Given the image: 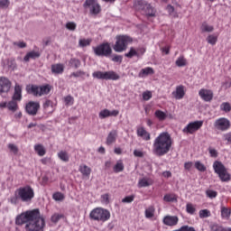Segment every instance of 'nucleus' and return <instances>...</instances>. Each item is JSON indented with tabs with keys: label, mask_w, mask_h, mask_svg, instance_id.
Wrapping results in <instances>:
<instances>
[{
	"label": "nucleus",
	"mask_w": 231,
	"mask_h": 231,
	"mask_svg": "<svg viewBox=\"0 0 231 231\" xmlns=\"http://www.w3.org/2000/svg\"><path fill=\"white\" fill-rule=\"evenodd\" d=\"M202 125H203V121H195V122L189 123L183 129V133H189V134H192V133H196V131L201 129Z\"/></svg>",
	"instance_id": "obj_15"
},
{
	"label": "nucleus",
	"mask_w": 231,
	"mask_h": 231,
	"mask_svg": "<svg viewBox=\"0 0 231 231\" xmlns=\"http://www.w3.org/2000/svg\"><path fill=\"white\" fill-rule=\"evenodd\" d=\"M34 216L29 220L28 224L25 225L26 231H44V226H46V222L41 217V211L36 209Z\"/></svg>",
	"instance_id": "obj_2"
},
{
	"label": "nucleus",
	"mask_w": 231,
	"mask_h": 231,
	"mask_svg": "<svg viewBox=\"0 0 231 231\" xmlns=\"http://www.w3.org/2000/svg\"><path fill=\"white\" fill-rule=\"evenodd\" d=\"M154 217V208H149L145 210V217L148 219Z\"/></svg>",
	"instance_id": "obj_54"
},
{
	"label": "nucleus",
	"mask_w": 231,
	"mask_h": 231,
	"mask_svg": "<svg viewBox=\"0 0 231 231\" xmlns=\"http://www.w3.org/2000/svg\"><path fill=\"white\" fill-rule=\"evenodd\" d=\"M12 89V81L6 77H0V95L10 93Z\"/></svg>",
	"instance_id": "obj_14"
},
{
	"label": "nucleus",
	"mask_w": 231,
	"mask_h": 231,
	"mask_svg": "<svg viewBox=\"0 0 231 231\" xmlns=\"http://www.w3.org/2000/svg\"><path fill=\"white\" fill-rule=\"evenodd\" d=\"M173 97L176 100H181L185 97V87L183 85L177 86L176 90L172 92Z\"/></svg>",
	"instance_id": "obj_19"
},
{
	"label": "nucleus",
	"mask_w": 231,
	"mask_h": 231,
	"mask_svg": "<svg viewBox=\"0 0 231 231\" xmlns=\"http://www.w3.org/2000/svg\"><path fill=\"white\" fill-rule=\"evenodd\" d=\"M91 44V40L89 39H80L79 42V46L80 48H86V46H89Z\"/></svg>",
	"instance_id": "obj_44"
},
{
	"label": "nucleus",
	"mask_w": 231,
	"mask_h": 231,
	"mask_svg": "<svg viewBox=\"0 0 231 231\" xmlns=\"http://www.w3.org/2000/svg\"><path fill=\"white\" fill-rule=\"evenodd\" d=\"M101 201L102 203H105V205H108L109 203V194L106 193L101 196Z\"/></svg>",
	"instance_id": "obj_59"
},
{
	"label": "nucleus",
	"mask_w": 231,
	"mask_h": 231,
	"mask_svg": "<svg viewBox=\"0 0 231 231\" xmlns=\"http://www.w3.org/2000/svg\"><path fill=\"white\" fill-rule=\"evenodd\" d=\"M134 201V195L127 196L122 199V203H133Z\"/></svg>",
	"instance_id": "obj_56"
},
{
	"label": "nucleus",
	"mask_w": 231,
	"mask_h": 231,
	"mask_svg": "<svg viewBox=\"0 0 231 231\" xmlns=\"http://www.w3.org/2000/svg\"><path fill=\"white\" fill-rule=\"evenodd\" d=\"M52 198L55 201H62L64 200V194L61 192H56L52 195Z\"/></svg>",
	"instance_id": "obj_48"
},
{
	"label": "nucleus",
	"mask_w": 231,
	"mask_h": 231,
	"mask_svg": "<svg viewBox=\"0 0 231 231\" xmlns=\"http://www.w3.org/2000/svg\"><path fill=\"white\" fill-rule=\"evenodd\" d=\"M134 156H135L136 158H143V152L140 150H134Z\"/></svg>",
	"instance_id": "obj_62"
},
{
	"label": "nucleus",
	"mask_w": 231,
	"mask_h": 231,
	"mask_svg": "<svg viewBox=\"0 0 231 231\" xmlns=\"http://www.w3.org/2000/svg\"><path fill=\"white\" fill-rule=\"evenodd\" d=\"M214 127L217 131H228L230 129V121L225 117L217 119L214 123Z\"/></svg>",
	"instance_id": "obj_13"
},
{
	"label": "nucleus",
	"mask_w": 231,
	"mask_h": 231,
	"mask_svg": "<svg viewBox=\"0 0 231 231\" xmlns=\"http://www.w3.org/2000/svg\"><path fill=\"white\" fill-rule=\"evenodd\" d=\"M172 147V138L168 132L161 133L153 142L152 152L155 156H165L169 154Z\"/></svg>",
	"instance_id": "obj_1"
},
{
	"label": "nucleus",
	"mask_w": 231,
	"mask_h": 231,
	"mask_svg": "<svg viewBox=\"0 0 231 231\" xmlns=\"http://www.w3.org/2000/svg\"><path fill=\"white\" fill-rule=\"evenodd\" d=\"M10 6V0H0V8L6 10Z\"/></svg>",
	"instance_id": "obj_51"
},
{
	"label": "nucleus",
	"mask_w": 231,
	"mask_h": 231,
	"mask_svg": "<svg viewBox=\"0 0 231 231\" xmlns=\"http://www.w3.org/2000/svg\"><path fill=\"white\" fill-rule=\"evenodd\" d=\"M123 57L121 55H115L113 58H112V60L113 62H119V63H122V60H123Z\"/></svg>",
	"instance_id": "obj_61"
},
{
	"label": "nucleus",
	"mask_w": 231,
	"mask_h": 231,
	"mask_svg": "<svg viewBox=\"0 0 231 231\" xmlns=\"http://www.w3.org/2000/svg\"><path fill=\"white\" fill-rule=\"evenodd\" d=\"M51 73L54 75H62L64 73V65L60 63L51 65Z\"/></svg>",
	"instance_id": "obj_22"
},
{
	"label": "nucleus",
	"mask_w": 231,
	"mask_h": 231,
	"mask_svg": "<svg viewBox=\"0 0 231 231\" xmlns=\"http://www.w3.org/2000/svg\"><path fill=\"white\" fill-rule=\"evenodd\" d=\"M209 228L211 231H225L226 229V227H223V226H220L219 224H211Z\"/></svg>",
	"instance_id": "obj_41"
},
{
	"label": "nucleus",
	"mask_w": 231,
	"mask_h": 231,
	"mask_svg": "<svg viewBox=\"0 0 231 231\" xmlns=\"http://www.w3.org/2000/svg\"><path fill=\"white\" fill-rule=\"evenodd\" d=\"M175 64L178 66V68H183L187 66V59H185L184 56H180L175 61Z\"/></svg>",
	"instance_id": "obj_28"
},
{
	"label": "nucleus",
	"mask_w": 231,
	"mask_h": 231,
	"mask_svg": "<svg viewBox=\"0 0 231 231\" xmlns=\"http://www.w3.org/2000/svg\"><path fill=\"white\" fill-rule=\"evenodd\" d=\"M186 212L193 216L196 213V207L192 203H188L186 205Z\"/></svg>",
	"instance_id": "obj_38"
},
{
	"label": "nucleus",
	"mask_w": 231,
	"mask_h": 231,
	"mask_svg": "<svg viewBox=\"0 0 231 231\" xmlns=\"http://www.w3.org/2000/svg\"><path fill=\"white\" fill-rule=\"evenodd\" d=\"M95 55L97 57H109L113 53V49L109 43H102L93 48Z\"/></svg>",
	"instance_id": "obj_11"
},
{
	"label": "nucleus",
	"mask_w": 231,
	"mask_h": 231,
	"mask_svg": "<svg viewBox=\"0 0 231 231\" xmlns=\"http://www.w3.org/2000/svg\"><path fill=\"white\" fill-rule=\"evenodd\" d=\"M39 57H41V53L39 51H32L24 56L23 60L25 62H30V59L35 60L39 59Z\"/></svg>",
	"instance_id": "obj_25"
},
{
	"label": "nucleus",
	"mask_w": 231,
	"mask_h": 231,
	"mask_svg": "<svg viewBox=\"0 0 231 231\" xmlns=\"http://www.w3.org/2000/svg\"><path fill=\"white\" fill-rule=\"evenodd\" d=\"M12 100H14L15 102H21V100H23V87L19 84L14 86V92L12 97Z\"/></svg>",
	"instance_id": "obj_18"
},
{
	"label": "nucleus",
	"mask_w": 231,
	"mask_h": 231,
	"mask_svg": "<svg viewBox=\"0 0 231 231\" xmlns=\"http://www.w3.org/2000/svg\"><path fill=\"white\" fill-rule=\"evenodd\" d=\"M58 158L61 160V162H69V155L68 154V152L66 151H60L58 152Z\"/></svg>",
	"instance_id": "obj_29"
},
{
	"label": "nucleus",
	"mask_w": 231,
	"mask_h": 231,
	"mask_svg": "<svg viewBox=\"0 0 231 231\" xmlns=\"http://www.w3.org/2000/svg\"><path fill=\"white\" fill-rule=\"evenodd\" d=\"M151 185V182L149 181V179L143 178L141 179L138 182V187L143 188V187H149Z\"/></svg>",
	"instance_id": "obj_42"
},
{
	"label": "nucleus",
	"mask_w": 231,
	"mask_h": 231,
	"mask_svg": "<svg viewBox=\"0 0 231 231\" xmlns=\"http://www.w3.org/2000/svg\"><path fill=\"white\" fill-rule=\"evenodd\" d=\"M69 64L71 68H75V69L80 68V61L75 58L70 59Z\"/></svg>",
	"instance_id": "obj_37"
},
{
	"label": "nucleus",
	"mask_w": 231,
	"mask_h": 231,
	"mask_svg": "<svg viewBox=\"0 0 231 231\" xmlns=\"http://www.w3.org/2000/svg\"><path fill=\"white\" fill-rule=\"evenodd\" d=\"M83 8L88 10L90 15H98L102 12V7L97 0H86L83 4Z\"/></svg>",
	"instance_id": "obj_7"
},
{
	"label": "nucleus",
	"mask_w": 231,
	"mask_h": 231,
	"mask_svg": "<svg viewBox=\"0 0 231 231\" xmlns=\"http://www.w3.org/2000/svg\"><path fill=\"white\" fill-rule=\"evenodd\" d=\"M199 217L201 219H203L205 217H210V211L208 209H201L199 211Z\"/></svg>",
	"instance_id": "obj_49"
},
{
	"label": "nucleus",
	"mask_w": 231,
	"mask_h": 231,
	"mask_svg": "<svg viewBox=\"0 0 231 231\" xmlns=\"http://www.w3.org/2000/svg\"><path fill=\"white\" fill-rule=\"evenodd\" d=\"M137 136L143 138V140H145V142H149V140H151V134H149L144 127L137 128Z\"/></svg>",
	"instance_id": "obj_20"
},
{
	"label": "nucleus",
	"mask_w": 231,
	"mask_h": 231,
	"mask_svg": "<svg viewBox=\"0 0 231 231\" xmlns=\"http://www.w3.org/2000/svg\"><path fill=\"white\" fill-rule=\"evenodd\" d=\"M180 221V218L176 216H165L162 219V223L166 225V226H176L178 225V222Z\"/></svg>",
	"instance_id": "obj_17"
},
{
	"label": "nucleus",
	"mask_w": 231,
	"mask_h": 231,
	"mask_svg": "<svg viewBox=\"0 0 231 231\" xmlns=\"http://www.w3.org/2000/svg\"><path fill=\"white\" fill-rule=\"evenodd\" d=\"M7 109L8 111H11V113H15L19 109V105L17 104V101H14L12 99L7 103Z\"/></svg>",
	"instance_id": "obj_26"
},
{
	"label": "nucleus",
	"mask_w": 231,
	"mask_h": 231,
	"mask_svg": "<svg viewBox=\"0 0 231 231\" xmlns=\"http://www.w3.org/2000/svg\"><path fill=\"white\" fill-rule=\"evenodd\" d=\"M14 46H18V48H26V42H14Z\"/></svg>",
	"instance_id": "obj_64"
},
{
	"label": "nucleus",
	"mask_w": 231,
	"mask_h": 231,
	"mask_svg": "<svg viewBox=\"0 0 231 231\" xmlns=\"http://www.w3.org/2000/svg\"><path fill=\"white\" fill-rule=\"evenodd\" d=\"M84 75H86V72H84L82 70H78L76 72H72L69 75V79H72V77H75L76 79H79V77H84Z\"/></svg>",
	"instance_id": "obj_52"
},
{
	"label": "nucleus",
	"mask_w": 231,
	"mask_h": 231,
	"mask_svg": "<svg viewBox=\"0 0 231 231\" xmlns=\"http://www.w3.org/2000/svg\"><path fill=\"white\" fill-rule=\"evenodd\" d=\"M19 199H21V197H19V193H17V190L14 191V194L10 197V199H8V201L12 204V205H17V203H19Z\"/></svg>",
	"instance_id": "obj_33"
},
{
	"label": "nucleus",
	"mask_w": 231,
	"mask_h": 231,
	"mask_svg": "<svg viewBox=\"0 0 231 231\" xmlns=\"http://www.w3.org/2000/svg\"><path fill=\"white\" fill-rule=\"evenodd\" d=\"M125 57H127V59H133V57H138V51L134 50V48H130V51L128 53L125 54Z\"/></svg>",
	"instance_id": "obj_40"
},
{
	"label": "nucleus",
	"mask_w": 231,
	"mask_h": 231,
	"mask_svg": "<svg viewBox=\"0 0 231 231\" xmlns=\"http://www.w3.org/2000/svg\"><path fill=\"white\" fill-rule=\"evenodd\" d=\"M199 95L200 98L204 100V102H211V100L214 98V92H212L210 89L201 88L199 91Z\"/></svg>",
	"instance_id": "obj_16"
},
{
	"label": "nucleus",
	"mask_w": 231,
	"mask_h": 231,
	"mask_svg": "<svg viewBox=\"0 0 231 231\" xmlns=\"http://www.w3.org/2000/svg\"><path fill=\"white\" fill-rule=\"evenodd\" d=\"M223 139L227 142V143H231V132L223 134Z\"/></svg>",
	"instance_id": "obj_60"
},
{
	"label": "nucleus",
	"mask_w": 231,
	"mask_h": 231,
	"mask_svg": "<svg viewBox=\"0 0 231 231\" xmlns=\"http://www.w3.org/2000/svg\"><path fill=\"white\" fill-rule=\"evenodd\" d=\"M213 169H214L216 174L218 175L221 181H230L231 176H230L229 172L226 171V168L225 167L223 162H221L219 161H216L213 163Z\"/></svg>",
	"instance_id": "obj_6"
},
{
	"label": "nucleus",
	"mask_w": 231,
	"mask_h": 231,
	"mask_svg": "<svg viewBox=\"0 0 231 231\" xmlns=\"http://www.w3.org/2000/svg\"><path fill=\"white\" fill-rule=\"evenodd\" d=\"M135 6H137L138 10H141L142 14L147 15V17H154V15H156L154 8L145 0H138L135 3Z\"/></svg>",
	"instance_id": "obj_8"
},
{
	"label": "nucleus",
	"mask_w": 231,
	"mask_h": 231,
	"mask_svg": "<svg viewBox=\"0 0 231 231\" xmlns=\"http://www.w3.org/2000/svg\"><path fill=\"white\" fill-rule=\"evenodd\" d=\"M109 110L108 109H104L99 112V118L104 119L107 118L109 116Z\"/></svg>",
	"instance_id": "obj_55"
},
{
	"label": "nucleus",
	"mask_w": 231,
	"mask_h": 231,
	"mask_svg": "<svg viewBox=\"0 0 231 231\" xmlns=\"http://www.w3.org/2000/svg\"><path fill=\"white\" fill-rule=\"evenodd\" d=\"M200 30H201V32H204V33H205V32L210 33V32H212V31L214 30V26L208 25V23H203L202 25H201V27H200Z\"/></svg>",
	"instance_id": "obj_34"
},
{
	"label": "nucleus",
	"mask_w": 231,
	"mask_h": 231,
	"mask_svg": "<svg viewBox=\"0 0 231 231\" xmlns=\"http://www.w3.org/2000/svg\"><path fill=\"white\" fill-rule=\"evenodd\" d=\"M94 79H98L99 80H119L120 75L116 74V72L110 71H96L92 74Z\"/></svg>",
	"instance_id": "obj_9"
},
{
	"label": "nucleus",
	"mask_w": 231,
	"mask_h": 231,
	"mask_svg": "<svg viewBox=\"0 0 231 231\" xmlns=\"http://www.w3.org/2000/svg\"><path fill=\"white\" fill-rule=\"evenodd\" d=\"M50 91H51V86L50 85L40 86V97H42V95H48Z\"/></svg>",
	"instance_id": "obj_30"
},
{
	"label": "nucleus",
	"mask_w": 231,
	"mask_h": 231,
	"mask_svg": "<svg viewBox=\"0 0 231 231\" xmlns=\"http://www.w3.org/2000/svg\"><path fill=\"white\" fill-rule=\"evenodd\" d=\"M143 100H151L152 98V93L151 91H145L143 93Z\"/></svg>",
	"instance_id": "obj_58"
},
{
	"label": "nucleus",
	"mask_w": 231,
	"mask_h": 231,
	"mask_svg": "<svg viewBox=\"0 0 231 231\" xmlns=\"http://www.w3.org/2000/svg\"><path fill=\"white\" fill-rule=\"evenodd\" d=\"M154 116L161 122H163V120H165L167 118V114H165V112H163L162 110H156L155 113H154Z\"/></svg>",
	"instance_id": "obj_35"
},
{
	"label": "nucleus",
	"mask_w": 231,
	"mask_h": 231,
	"mask_svg": "<svg viewBox=\"0 0 231 231\" xmlns=\"http://www.w3.org/2000/svg\"><path fill=\"white\" fill-rule=\"evenodd\" d=\"M62 217H64V215L55 213L54 215L51 216V221L52 223H59V221H60V219H62Z\"/></svg>",
	"instance_id": "obj_46"
},
{
	"label": "nucleus",
	"mask_w": 231,
	"mask_h": 231,
	"mask_svg": "<svg viewBox=\"0 0 231 231\" xmlns=\"http://www.w3.org/2000/svg\"><path fill=\"white\" fill-rule=\"evenodd\" d=\"M163 200L167 203H174V201H178V198L174 194H166L163 197Z\"/></svg>",
	"instance_id": "obj_32"
},
{
	"label": "nucleus",
	"mask_w": 231,
	"mask_h": 231,
	"mask_svg": "<svg viewBox=\"0 0 231 231\" xmlns=\"http://www.w3.org/2000/svg\"><path fill=\"white\" fill-rule=\"evenodd\" d=\"M207 41L208 44H211V46H214L216 45V42H217V36H214L210 34L207 37Z\"/></svg>",
	"instance_id": "obj_47"
},
{
	"label": "nucleus",
	"mask_w": 231,
	"mask_h": 231,
	"mask_svg": "<svg viewBox=\"0 0 231 231\" xmlns=\"http://www.w3.org/2000/svg\"><path fill=\"white\" fill-rule=\"evenodd\" d=\"M231 211L229 208H222L221 216L222 217H230Z\"/></svg>",
	"instance_id": "obj_53"
},
{
	"label": "nucleus",
	"mask_w": 231,
	"mask_h": 231,
	"mask_svg": "<svg viewBox=\"0 0 231 231\" xmlns=\"http://www.w3.org/2000/svg\"><path fill=\"white\" fill-rule=\"evenodd\" d=\"M124 169H125L124 162L119 161L114 166V172H123Z\"/></svg>",
	"instance_id": "obj_36"
},
{
	"label": "nucleus",
	"mask_w": 231,
	"mask_h": 231,
	"mask_svg": "<svg viewBox=\"0 0 231 231\" xmlns=\"http://www.w3.org/2000/svg\"><path fill=\"white\" fill-rule=\"evenodd\" d=\"M8 149H10V151L14 152V154H17L19 152V148H17L15 144L9 143Z\"/></svg>",
	"instance_id": "obj_57"
},
{
	"label": "nucleus",
	"mask_w": 231,
	"mask_h": 231,
	"mask_svg": "<svg viewBox=\"0 0 231 231\" xmlns=\"http://www.w3.org/2000/svg\"><path fill=\"white\" fill-rule=\"evenodd\" d=\"M34 151L37 152L38 156H44V154H46V150L42 144H36L34 146Z\"/></svg>",
	"instance_id": "obj_31"
},
{
	"label": "nucleus",
	"mask_w": 231,
	"mask_h": 231,
	"mask_svg": "<svg viewBox=\"0 0 231 231\" xmlns=\"http://www.w3.org/2000/svg\"><path fill=\"white\" fill-rule=\"evenodd\" d=\"M16 194L19 195L21 201L23 203H30V201L35 198V191H33V188L29 185L17 189Z\"/></svg>",
	"instance_id": "obj_4"
},
{
	"label": "nucleus",
	"mask_w": 231,
	"mask_h": 231,
	"mask_svg": "<svg viewBox=\"0 0 231 231\" xmlns=\"http://www.w3.org/2000/svg\"><path fill=\"white\" fill-rule=\"evenodd\" d=\"M220 109L222 111H225V113H230L231 111V106L228 102H224L220 105Z\"/></svg>",
	"instance_id": "obj_43"
},
{
	"label": "nucleus",
	"mask_w": 231,
	"mask_h": 231,
	"mask_svg": "<svg viewBox=\"0 0 231 231\" xmlns=\"http://www.w3.org/2000/svg\"><path fill=\"white\" fill-rule=\"evenodd\" d=\"M40 109L41 104H39V102L30 101L25 106V111L30 116H35Z\"/></svg>",
	"instance_id": "obj_12"
},
{
	"label": "nucleus",
	"mask_w": 231,
	"mask_h": 231,
	"mask_svg": "<svg viewBox=\"0 0 231 231\" xmlns=\"http://www.w3.org/2000/svg\"><path fill=\"white\" fill-rule=\"evenodd\" d=\"M116 136H118L116 130H112L106 137V145H113L116 142Z\"/></svg>",
	"instance_id": "obj_21"
},
{
	"label": "nucleus",
	"mask_w": 231,
	"mask_h": 231,
	"mask_svg": "<svg viewBox=\"0 0 231 231\" xmlns=\"http://www.w3.org/2000/svg\"><path fill=\"white\" fill-rule=\"evenodd\" d=\"M65 28L69 32H75L77 30V23L75 22H68L65 24Z\"/></svg>",
	"instance_id": "obj_39"
},
{
	"label": "nucleus",
	"mask_w": 231,
	"mask_h": 231,
	"mask_svg": "<svg viewBox=\"0 0 231 231\" xmlns=\"http://www.w3.org/2000/svg\"><path fill=\"white\" fill-rule=\"evenodd\" d=\"M116 42L113 47L114 51L116 53H122L127 50V46L133 42V39L127 35H119L116 36Z\"/></svg>",
	"instance_id": "obj_5"
},
{
	"label": "nucleus",
	"mask_w": 231,
	"mask_h": 231,
	"mask_svg": "<svg viewBox=\"0 0 231 231\" xmlns=\"http://www.w3.org/2000/svg\"><path fill=\"white\" fill-rule=\"evenodd\" d=\"M206 196L210 198V199H214V198H217V191H214L212 189H208L206 191Z\"/></svg>",
	"instance_id": "obj_50"
},
{
	"label": "nucleus",
	"mask_w": 231,
	"mask_h": 231,
	"mask_svg": "<svg viewBox=\"0 0 231 231\" xmlns=\"http://www.w3.org/2000/svg\"><path fill=\"white\" fill-rule=\"evenodd\" d=\"M148 75H154V69L151 67L142 69L138 74V77L140 79H144V77H148Z\"/></svg>",
	"instance_id": "obj_23"
},
{
	"label": "nucleus",
	"mask_w": 231,
	"mask_h": 231,
	"mask_svg": "<svg viewBox=\"0 0 231 231\" xmlns=\"http://www.w3.org/2000/svg\"><path fill=\"white\" fill-rule=\"evenodd\" d=\"M195 168L197 171H199L200 172H205V171H207V167L203 165V163H201V162L197 161L195 162Z\"/></svg>",
	"instance_id": "obj_45"
},
{
	"label": "nucleus",
	"mask_w": 231,
	"mask_h": 231,
	"mask_svg": "<svg viewBox=\"0 0 231 231\" xmlns=\"http://www.w3.org/2000/svg\"><path fill=\"white\" fill-rule=\"evenodd\" d=\"M79 171L81 172L82 176L89 177L91 174V168L86 164L80 165Z\"/></svg>",
	"instance_id": "obj_27"
},
{
	"label": "nucleus",
	"mask_w": 231,
	"mask_h": 231,
	"mask_svg": "<svg viewBox=\"0 0 231 231\" xmlns=\"http://www.w3.org/2000/svg\"><path fill=\"white\" fill-rule=\"evenodd\" d=\"M209 154L211 158H217V150L209 148Z\"/></svg>",
	"instance_id": "obj_63"
},
{
	"label": "nucleus",
	"mask_w": 231,
	"mask_h": 231,
	"mask_svg": "<svg viewBox=\"0 0 231 231\" xmlns=\"http://www.w3.org/2000/svg\"><path fill=\"white\" fill-rule=\"evenodd\" d=\"M36 209L29 210L18 215L15 218V225L21 226L23 225H28L32 217L35 216Z\"/></svg>",
	"instance_id": "obj_10"
},
{
	"label": "nucleus",
	"mask_w": 231,
	"mask_h": 231,
	"mask_svg": "<svg viewBox=\"0 0 231 231\" xmlns=\"http://www.w3.org/2000/svg\"><path fill=\"white\" fill-rule=\"evenodd\" d=\"M27 92L34 97H41V87L37 85H32L27 88Z\"/></svg>",
	"instance_id": "obj_24"
},
{
	"label": "nucleus",
	"mask_w": 231,
	"mask_h": 231,
	"mask_svg": "<svg viewBox=\"0 0 231 231\" xmlns=\"http://www.w3.org/2000/svg\"><path fill=\"white\" fill-rule=\"evenodd\" d=\"M89 217L93 221H102V223H106V221H109L111 218V213L107 209L96 208L90 212Z\"/></svg>",
	"instance_id": "obj_3"
}]
</instances>
